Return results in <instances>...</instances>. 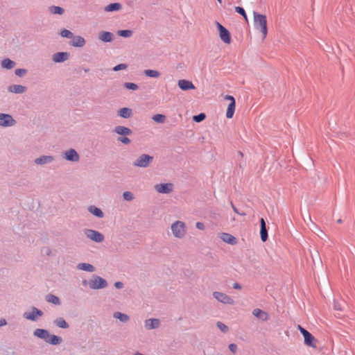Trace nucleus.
<instances>
[{"instance_id": "f257e3e1", "label": "nucleus", "mask_w": 355, "mask_h": 355, "mask_svg": "<svg viewBox=\"0 0 355 355\" xmlns=\"http://www.w3.org/2000/svg\"><path fill=\"white\" fill-rule=\"evenodd\" d=\"M254 24L257 30L261 32L263 40H264L268 34L267 20L264 15L258 14L254 12Z\"/></svg>"}, {"instance_id": "f03ea898", "label": "nucleus", "mask_w": 355, "mask_h": 355, "mask_svg": "<svg viewBox=\"0 0 355 355\" xmlns=\"http://www.w3.org/2000/svg\"><path fill=\"white\" fill-rule=\"evenodd\" d=\"M173 235L178 239H182L187 234V226L183 221L177 220L171 227Z\"/></svg>"}, {"instance_id": "7ed1b4c3", "label": "nucleus", "mask_w": 355, "mask_h": 355, "mask_svg": "<svg viewBox=\"0 0 355 355\" xmlns=\"http://www.w3.org/2000/svg\"><path fill=\"white\" fill-rule=\"evenodd\" d=\"M297 329L300 331L304 338V343L306 345L315 348V338L307 330L298 325Z\"/></svg>"}, {"instance_id": "20e7f679", "label": "nucleus", "mask_w": 355, "mask_h": 355, "mask_svg": "<svg viewBox=\"0 0 355 355\" xmlns=\"http://www.w3.org/2000/svg\"><path fill=\"white\" fill-rule=\"evenodd\" d=\"M216 26L219 32V36L221 40L225 44L231 43V36L229 31L220 23L217 22Z\"/></svg>"}, {"instance_id": "39448f33", "label": "nucleus", "mask_w": 355, "mask_h": 355, "mask_svg": "<svg viewBox=\"0 0 355 355\" xmlns=\"http://www.w3.org/2000/svg\"><path fill=\"white\" fill-rule=\"evenodd\" d=\"M153 159V157L143 154L134 162V166L146 168L149 166Z\"/></svg>"}, {"instance_id": "423d86ee", "label": "nucleus", "mask_w": 355, "mask_h": 355, "mask_svg": "<svg viewBox=\"0 0 355 355\" xmlns=\"http://www.w3.org/2000/svg\"><path fill=\"white\" fill-rule=\"evenodd\" d=\"M106 280L99 276H95L89 282V287L92 289H100L106 287Z\"/></svg>"}, {"instance_id": "0eeeda50", "label": "nucleus", "mask_w": 355, "mask_h": 355, "mask_svg": "<svg viewBox=\"0 0 355 355\" xmlns=\"http://www.w3.org/2000/svg\"><path fill=\"white\" fill-rule=\"evenodd\" d=\"M225 99L230 101V104L227 107V112H226V116L228 119H231V118H232L234 111H235V107H236L235 99L232 96H230V95L225 96Z\"/></svg>"}, {"instance_id": "6e6552de", "label": "nucleus", "mask_w": 355, "mask_h": 355, "mask_svg": "<svg viewBox=\"0 0 355 355\" xmlns=\"http://www.w3.org/2000/svg\"><path fill=\"white\" fill-rule=\"evenodd\" d=\"M214 297L220 302L227 304H233L234 301L227 295L220 292H214Z\"/></svg>"}, {"instance_id": "1a4fd4ad", "label": "nucleus", "mask_w": 355, "mask_h": 355, "mask_svg": "<svg viewBox=\"0 0 355 355\" xmlns=\"http://www.w3.org/2000/svg\"><path fill=\"white\" fill-rule=\"evenodd\" d=\"M85 234L89 239L98 243L102 242L104 239V236L95 230H87L85 231Z\"/></svg>"}, {"instance_id": "9d476101", "label": "nucleus", "mask_w": 355, "mask_h": 355, "mask_svg": "<svg viewBox=\"0 0 355 355\" xmlns=\"http://www.w3.org/2000/svg\"><path fill=\"white\" fill-rule=\"evenodd\" d=\"M15 123V121L12 117L6 114H0V125L1 126H12Z\"/></svg>"}, {"instance_id": "9b49d317", "label": "nucleus", "mask_w": 355, "mask_h": 355, "mask_svg": "<svg viewBox=\"0 0 355 355\" xmlns=\"http://www.w3.org/2000/svg\"><path fill=\"white\" fill-rule=\"evenodd\" d=\"M155 189L160 193H169L173 189V184L171 183L159 184L155 185Z\"/></svg>"}, {"instance_id": "f8f14e48", "label": "nucleus", "mask_w": 355, "mask_h": 355, "mask_svg": "<svg viewBox=\"0 0 355 355\" xmlns=\"http://www.w3.org/2000/svg\"><path fill=\"white\" fill-rule=\"evenodd\" d=\"M219 237L225 243H227L232 245H236L238 243L237 239L235 236H234L232 234H228V233H225V232L221 233V234H220Z\"/></svg>"}, {"instance_id": "ddd939ff", "label": "nucleus", "mask_w": 355, "mask_h": 355, "mask_svg": "<svg viewBox=\"0 0 355 355\" xmlns=\"http://www.w3.org/2000/svg\"><path fill=\"white\" fill-rule=\"evenodd\" d=\"M42 315V312L35 307L32 309L31 312H26L24 313V317L30 320H36L37 317Z\"/></svg>"}, {"instance_id": "4468645a", "label": "nucleus", "mask_w": 355, "mask_h": 355, "mask_svg": "<svg viewBox=\"0 0 355 355\" xmlns=\"http://www.w3.org/2000/svg\"><path fill=\"white\" fill-rule=\"evenodd\" d=\"M178 86L183 91L196 89V87L192 82L184 79L180 80L178 81Z\"/></svg>"}, {"instance_id": "2eb2a0df", "label": "nucleus", "mask_w": 355, "mask_h": 355, "mask_svg": "<svg viewBox=\"0 0 355 355\" xmlns=\"http://www.w3.org/2000/svg\"><path fill=\"white\" fill-rule=\"evenodd\" d=\"M252 314L256 318L263 321H266L268 319V314L266 311H262L260 309H254L252 311Z\"/></svg>"}, {"instance_id": "dca6fc26", "label": "nucleus", "mask_w": 355, "mask_h": 355, "mask_svg": "<svg viewBox=\"0 0 355 355\" xmlns=\"http://www.w3.org/2000/svg\"><path fill=\"white\" fill-rule=\"evenodd\" d=\"M261 230L260 235L263 242H265L268 239V232L266 227V222L263 218L260 220Z\"/></svg>"}, {"instance_id": "f3484780", "label": "nucleus", "mask_w": 355, "mask_h": 355, "mask_svg": "<svg viewBox=\"0 0 355 355\" xmlns=\"http://www.w3.org/2000/svg\"><path fill=\"white\" fill-rule=\"evenodd\" d=\"M122 5L120 3H112L108 4L104 8V11L106 12H112L115 11H119L121 10Z\"/></svg>"}, {"instance_id": "a211bd4d", "label": "nucleus", "mask_w": 355, "mask_h": 355, "mask_svg": "<svg viewBox=\"0 0 355 355\" xmlns=\"http://www.w3.org/2000/svg\"><path fill=\"white\" fill-rule=\"evenodd\" d=\"M69 58V53L66 52L57 53L53 55V60L55 62H61L67 60Z\"/></svg>"}, {"instance_id": "6ab92c4d", "label": "nucleus", "mask_w": 355, "mask_h": 355, "mask_svg": "<svg viewBox=\"0 0 355 355\" xmlns=\"http://www.w3.org/2000/svg\"><path fill=\"white\" fill-rule=\"evenodd\" d=\"M65 159L72 162H77L79 159V156L76 151L71 149L65 153Z\"/></svg>"}, {"instance_id": "aec40b11", "label": "nucleus", "mask_w": 355, "mask_h": 355, "mask_svg": "<svg viewBox=\"0 0 355 355\" xmlns=\"http://www.w3.org/2000/svg\"><path fill=\"white\" fill-rule=\"evenodd\" d=\"M159 320L158 319H148L145 321V327L148 329H153L158 327Z\"/></svg>"}, {"instance_id": "412c9836", "label": "nucleus", "mask_w": 355, "mask_h": 355, "mask_svg": "<svg viewBox=\"0 0 355 355\" xmlns=\"http://www.w3.org/2000/svg\"><path fill=\"white\" fill-rule=\"evenodd\" d=\"M34 335L44 340L46 342L49 338V333L46 330L42 329H37L34 331Z\"/></svg>"}, {"instance_id": "4be33fe9", "label": "nucleus", "mask_w": 355, "mask_h": 355, "mask_svg": "<svg viewBox=\"0 0 355 355\" xmlns=\"http://www.w3.org/2000/svg\"><path fill=\"white\" fill-rule=\"evenodd\" d=\"M114 131L120 135H130L132 134V130L130 128L121 125L115 127Z\"/></svg>"}, {"instance_id": "5701e85b", "label": "nucleus", "mask_w": 355, "mask_h": 355, "mask_svg": "<svg viewBox=\"0 0 355 355\" xmlns=\"http://www.w3.org/2000/svg\"><path fill=\"white\" fill-rule=\"evenodd\" d=\"M26 90V87L20 85H13L9 87V91L12 93L22 94Z\"/></svg>"}, {"instance_id": "b1692460", "label": "nucleus", "mask_w": 355, "mask_h": 355, "mask_svg": "<svg viewBox=\"0 0 355 355\" xmlns=\"http://www.w3.org/2000/svg\"><path fill=\"white\" fill-rule=\"evenodd\" d=\"M99 39L105 42H110L113 39V35L110 32L103 31L99 34Z\"/></svg>"}, {"instance_id": "393cba45", "label": "nucleus", "mask_w": 355, "mask_h": 355, "mask_svg": "<svg viewBox=\"0 0 355 355\" xmlns=\"http://www.w3.org/2000/svg\"><path fill=\"white\" fill-rule=\"evenodd\" d=\"M85 44V40L83 37L77 36L73 38L71 45L76 47H83Z\"/></svg>"}, {"instance_id": "a878e982", "label": "nucleus", "mask_w": 355, "mask_h": 355, "mask_svg": "<svg viewBox=\"0 0 355 355\" xmlns=\"http://www.w3.org/2000/svg\"><path fill=\"white\" fill-rule=\"evenodd\" d=\"M119 115L122 118H130L132 115V110L128 107L121 108L119 111Z\"/></svg>"}, {"instance_id": "bb28decb", "label": "nucleus", "mask_w": 355, "mask_h": 355, "mask_svg": "<svg viewBox=\"0 0 355 355\" xmlns=\"http://www.w3.org/2000/svg\"><path fill=\"white\" fill-rule=\"evenodd\" d=\"M78 268L88 272H94L95 270V268L92 265L85 263L78 264Z\"/></svg>"}, {"instance_id": "cd10ccee", "label": "nucleus", "mask_w": 355, "mask_h": 355, "mask_svg": "<svg viewBox=\"0 0 355 355\" xmlns=\"http://www.w3.org/2000/svg\"><path fill=\"white\" fill-rule=\"evenodd\" d=\"M53 160V157L51 156H42L35 159V163L37 164H44L48 162H51Z\"/></svg>"}, {"instance_id": "c85d7f7f", "label": "nucleus", "mask_w": 355, "mask_h": 355, "mask_svg": "<svg viewBox=\"0 0 355 355\" xmlns=\"http://www.w3.org/2000/svg\"><path fill=\"white\" fill-rule=\"evenodd\" d=\"M144 73L146 76L151 78H159L160 76V73L159 71L153 69H146L144 71Z\"/></svg>"}, {"instance_id": "c756f323", "label": "nucleus", "mask_w": 355, "mask_h": 355, "mask_svg": "<svg viewBox=\"0 0 355 355\" xmlns=\"http://www.w3.org/2000/svg\"><path fill=\"white\" fill-rule=\"evenodd\" d=\"M61 341H62V339L60 337L55 336V335H53V336L49 335V339H47L46 343H49L52 345H58V344L60 343Z\"/></svg>"}, {"instance_id": "7c9ffc66", "label": "nucleus", "mask_w": 355, "mask_h": 355, "mask_svg": "<svg viewBox=\"0 0 355 355\" xmlns=\"http://www.w3.org/2000/svg\"><path fill=\"white\" fill-rule=\"evenodd\" d=\"M55 324L60 328L67 329L69 327L67 322L62 318H57L55 320Z\"/></svg>"}, {"instance_id": "2f4dec72", "label": "nucleus", "mask_w": 355, "mask_h": 355, "mask_svg": "<svg viewBox=\"0 0 355 355\" xmlns=\"http://www.w3.org/2000/svg\"><path fill=\"white\" fill-rule=\"evenodd\" d=\"M89 210L92 214L97 217L102 218L103 216V213L99 208L92 206L89 208Z\"/></svg>"}, {"instance_id": "473e14b6", "label": "nucleus", "mask_w": 355, "mask_h": 355, "mask_svg": "<svg viewBox=\"0 0 355 355\" xmlns=\"http://www.w3.org/2000/svg\"><path fill=\"white\" fill-rule=\"evenodd\" d=\"M1 65L6 69H12L15 67V62L10 59H4L2 61Z\"/></svg>"}, {"instance_id": "72a5a7b5", "label": "nucleus", "mask_w": 355, "mask_h": 355, "mask_svg": "<svg viewBox=\"0 0 355 355\" xmlns=\"http://www.w3.org/2000/svg\"><path fill=\"white\" fill-rule=\"evenodd\" d=\"M152 119L156 123H163L166 120V116L164 114H157L153 115Z\"/></svg>"}, {"instance_id": "f704fd0d", "label": "nucleus", "mask_w": 355, "mask_h": 355, "mask_svg": "<svg viewBox=\"0 0 355 355\" xmlns=\"http://www.w3.org/2000/svg\"><path fill=\"white\" fill-rule=\"evenodd\" d=\"M114 317L120 320L121 322H127L129 320V317L124 313H121L120 312H116L114 314Z\"/></svg>"}, {"instance_id": "c9c22d12", "label": "nucleus", "mask_w": 355, "mask_h": 355, "mask_svg": "<svg viewBox=\"0 0 355 355\" xmlns=\"http://www.w3.org/2000/svg\"><path fill=\"white\" fill-rule=\"evenodd\" d=\"M46 300L48 302H51L54 304H60V299L53 295H47Z\"/></svg>"}, {"instance_id": "e433bc0d", "label": "nucleus", "mask_w": 355, "mask_h": 355, "mask_svg": "<svg viewBox=\"0 0 355 355\" xmlns=\"http://www.w3.org/2000/svg\"><path fill=\"white\" fill-rule=\"evenodd\" d=\"M118 35L123 37H130L132 35V31L130 30H121L117 32Z\"/></svg>"}, {"instance_id": "4c0bfd02", "label": "nucleus", "mask_w": 355, "mask_h": 355, "mask_svg": "<svg viewBox=\"0 0 355 355\" xmlns=\"http://www.w3.org/2000/svg\"><path fill=\"white\" fill-rule=\"evenodd\" d=\"M333 307L335 310L341 311H343V304L338 301V300H334Z\"/></svg>"}, {"instance_id": "58836bf2", "label": "nucleus", "mask_w": 355, "mask_h": 355, "mask_svg": "<svg viewBox=\"0 0 355 355\" xmlns=\"http://www.w3.org/2000/svg\"><path fill=\"white\" fill-rule=\"evenodd\" d=\"M51 11L53 14H59L61 15L63 13L64 10L63 8L59 7V6H53L51 8Z\"/></svg>"}, {"instance_id": "ea45409f", "label": "nucleus", "mask_w": 355, "mask_h": 355, "mask_svg": "<svg viewBox=\"0 0 355 355\" xmlns=\"http://www.w3.org/2000/svg\"><path fill=\"white\" fill-rule=\"evenodd\" d=\"M235 11L236 12L239 13L240 15H241L244 17L245 21H248V17H247L246 13L243 8L239 7V6H236Z\"/></svg>"}, {"instance_id": "a19ab883", "label": "nucleus", "mask_w": 355, "mask_h": 355, "mask_svg": "<svg viewBox=\"0 0 355 355\" xmlns=\"http://www.w3.org/2000/svg\"><path fill=\"white\" fill-rule=\"evenodd\" d=\"M60 35L63 37L71 38L73 37V33L67 29L62 30L60 33Z\"/></svg>"}, {"instance_id": "79ce46f5", "label": "nucleus", "mask_w": 355, "mask_h": 355, "mask_svg": "<svg viewBox=\"0 0 355 355\" xmlns=\"http://www.w3.org/2000/svg\"><path fill=\"white\" fill-rule=\"evenodd\" d=\"M125 87L128 89L136 90L138 88L137 85L132 83H126L124 85Z\"/></svg>"}, {"instance_id": "37998d69", "label": "nucleus", "mask_w": 355, "mask_h": 355, "mask_svg": "<svg viewBox=\"0 0 355 355\" xmlns=\"http://www.w3.org/2000/svg\"><path fill=\"white\" fill-rule=\"evenodd\" d=\"M193 119L196 122H200L205 119V114L204 113H200L198 115L194 116Z\"/></svg>"}, {"instance_id": "c03bdc74", "label": "nucleus", "mask_w": 355, "mask_h": 355, "mask_svg": "<svg viewBox=\"0 0 355 355\" xmlns=\"http://www.w3.org/2000/svg\"><path fill=\"white\" fill-rule=\"evenodd\" d=\"M123 198L125 200H128V201H130V200H132L133 199V195L130 191L124 192L123 194Z\"/></svg>"}, {"instance_id": "a18cd8bd", "label": "nucleus", "mask_w": 355, "mask_h": 355, "mask_svg": "<svg viewBox=\"0 0 355 355\" xmlns=\"http://www.w3.org/2000/svg\"><path fill=\"white\" fill-rule=\"evenodd\" d=\"M217 326L223 332H226L228 331V327L225 324L220 322H217Z\"/></svg>"}, {"instance_id": "49530a36", "label": "nucleus", "mask_w": 355, "mask_h": 355, "mask_svg": "<svg viewBox=\"0 0 355 355\" xmlns=\"http://www.w3.org/2000/svg\"><path fill=\"white\" fill-rule=\"evenodd\" d=\"M127 68V64H119L116 66H115L113 69L114 71H117L119 70L125 69Z\"/></svg>"}, {"instance_id": "de8ad7c7", "label": "nucleus", "mask_w": 355, "mask_h": 355, "mask_svg": "<svg viewBox=\"0 0 355 355\" xmlns=\"http://www.w3.org/2000/svg\"><path fill=\"white\" fill-rule=\"evenodd\" d=\"M229 349L232 353H236L237 350V346L236 345L232 343L229 345Z\"/></svg>"}, {"instance_id": "09e8293b", "label": "nucleus", "mask_w": 355, "mask_h": 355, "mask_svg": "<svg viewBox=\"0 0 355 355\" xmlns=\"http://www.w3.org/2000/svg\"><path fill=\"white\" fill-rule=\"evenodd\" d=\"M119 141L125 144H128L130 143V139L128 137H122L119 139Z\"/></svg>"}, {"instance_id": "8fccbe9b", "label": "nucleus", "mask_w": 355, "mask_h": 355, "mask_svg": "<svg viewBox=\"0 0 355 355\" xmlns=\"http://www.w3.org/2000/svg\"><path fill=\"white\" fill-rule=\"evenodd\" d=\"M25 73H26L25 69H19L15 70V74L17 76H22Z\"/></svg>"}, {"instance_id": "3c124183", "label": "nucleus", "mask_w": 355, "mask_h": 355, "mask_svg": "<svg viewBox=\"0 0 355 355\" xmlns=\"http://www.w3.org/2000/svg\"><path fill=\"white\" fill-rule=\"evenodd\" d=\"M196 227L198 229V230H203L205 229V225L202 223H200V222H198L196 223Z\"/></svg>"}, {"instance_id": "603ef678", "label": "nucleus", "mask_w": 355, "mask_h": 355, "mask_svg": "<svg viewBox=\"0 0 355 355\" xmlns=\"http://www.w3.org/2000/svg\"><path fill=\"white\" fill-rule=\"evenodd\" d=\"M114 286H115V287H116V288L120 289V288H123V283H122V282H116V283H115Z\"/></svg>"}, {"instance_id": "864d4df0", "label": "nucleus", "mask_w": 355, "mask_h": 355, "mask_svg": "<svg viewBox=\"0 0 355 355\" xmlns=\"http://www.w3.org/2000/svg\"><path fill=\"white\" fill-rule=\"evenodd\" d=\"M231 206L234 210V211L238 214H240V213L239 212L238 209L236 208V207L234 205V204L232 202H231ZM241 215L243 216L245 215L244 214H241Z\"/></svg>"}, {"instance_id": "5fc2aeb1", "label": "nucleus", "mask_w": 355, "mask_h": 355, "mask_svg": "<svg viewBox=\"0 0 355 355\" xmlns=\"http://www.w3.org/2000/svg\"><path fill=\"white\" fill-rule=\"evenodd\" d=\"M233 288H235V289H239H239L241 288V286L238 283H234L233 284Z\"/></svg>"}, {"instance_id": "6e6d98bb", "label": "nucleus", "mask_w": 355, "mask_h": 355, "mask_svg": "<svg viewBox=\"0 0 355 355\" xmlns=\"http://www.w3.org/2000/svg\"><path fill=\"white\" fill-rule=\"evenodd\" d=\"M6 324V321L5 319H1L0 320V327L4 326Z\"/></svg>"}, {"instance_id": "4d7b16f0", "label": "nucleus", "mask_w": 355, "mask_h": 355, "mask_svg": "<svg viewBox=\"0 0 355 355\" xmlns=\"http://www.w3.org/2000/svg\"><path fill=\"white\" fill-rule=\"evenodd\" d=\"M135 355H144V354H141V353L137 352V353H136Z\"/></svg>"}, {"instance_id": "13d9d810", "label": "nucleus", "mask_w": 355, "mask_h": 355, "mask_svg": "<svg viewBox=\"0 0 355 355\" xmlns=\"http://www.w3.org/2000/svg\"><path fill=\"white\" fill-rule=\"evenodd\" d=\"M218 3H221L222 0H217Z\"/></svg>"}]
</instances>
